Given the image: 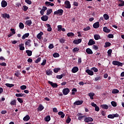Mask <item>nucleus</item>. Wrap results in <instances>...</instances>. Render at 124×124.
Segmentation results:
<instances>
[{"instance_id": "53", "label": "nucleus", "mask_w": 124, "mask_h": 124, "mask_svg": "<svg viewBox=\"0 0 124 124\" xmlns=\"http://www.w3.org/2000/svg\"><path fill=\"white\" fill-rule=\"evenodd\" d=\"M93 49L94 50H97L98 49V46L96 45H93Z\"/></svg>"}, {"instance_id": "58", "label": "nucleus", "mask_w": 124, "mask_h": 124, "mask_svg": "<svg viewBox=\"0 0 124 124\" xmlns=\"http://www.w3.org/2000/svg\"><path fill=\"white\" fill-rule=\"evenodd\" d=\"M108 38H114V35H113L112 34H109L108 35Z\"/></svg>"}, {"instance_id": "21", "label": "nucleus", "mask_w": 124, "mask_h": 124, "mask_svg": "<svg viewBox=\"0 0 124 124\" xmlns=\"http://www.w3.org/2000/svg\"><path fill=\"white\" fill-rule=\"evenodd\" d=\"M30 119H31L30 116L29 115H27L23 118V121H24V122H28V121H29Z\"/></svg>"}, {"instance_id": "56", "label": "nucleus", "mask_w": 124, "mask_h": 124, "mask_svg": "<svg viewBox=\"0 0 124 124\" xmlns=\"http://www.w3.org/2000/svg\"><path fill=\"white\" fill-rule=\"evenodd\" d=\"M98 80H101V77L99 76L95 78L94 81H98Z\"/></svg>"}, {"instance_id": "38", "label": "nucleus", "mask_w": 124, "mask_h": 124, "mask_svg": "<svg viewBox=\"0 0 124 124\" xmlns=\"http://www.w3.org/2000/svg\"><path fill=\"white\" fill-rule=\"evenodd\" d=\"M5 85L9 88H12V87H14V84H13L6 83Z\"/></svg>"}, {"instance_id": "55", "label": "nucleus", "mask_w": 124, "mask_h": 124, "mask_svg": "<svg viewBox=\"0 0 124 124\" xmlns=\"http://www.w3.org/2000/svg\"><path fill=\"white\" fill-rule=\"evenodd\" d=\"M62 77H63V75H58L56 76V78H57V79H62Z\"/></svg>"}, {"instance_id": "64", "label": "nucleus", "mask_w": 124, "mask_h": 124, "mask_svg": "<svg viewBox=\"0 0 124 124\" xmlns=\"http://www.w3.org/2000/svg\"><path fill=\"white\" fill-rule=\"evenodd\" d=\"M49 49H53L54 48V45L53 44H50L48 46Z\"/></svg>"}, {"instance_id": "9", "label": "nucleus", "mask_w": 124, "mask_h": 124, "mask_svg": "<svg viewBox=\"0 0 124 124\" xmlns=\"http://www.w3.org/2000/svg\"><path fill=\"white\" fill-rule=\"evenodd\" d=\"M48 82L53 88H57V87H58V84H57V83H53V82L50 81H48Z\"/></svg>"}, {"instance_id": "1", "label": "nucleus", "mask_w": 124, "mask_h": 124, "mask_svg": "<svg viewBox=\"0 0 124 124\" xmlns=\"http://www.w3.org/2000/svg\"><path fill=\"white\" fill-rule=\"evenodd\" d=\"M63 13V10L62 9H59L54 12V15H58V16H62Z\"/></svg>"}, {"instance_id": "33", "label": "nucleus", "mask_w": 124, "mask_h": 124, "mask_svg": "<svg viewBox=\"0 0 124 124\" xmlns=\"http://www.w3.org/2000/svg\"><path fill=\"white\" fill-rule=\"evenodd\" d=\"M24 95H25V94H23V93H16V97H23V96H24Z\"/></svg>"}, {"instance_id": "4", "label": "nucleus", "mask_w": 124, "mask_h": 124, "mask_svg": "<svg viewBox=\"0 0 124 124\" xmlns=\"http://www.w3.org/2000/svg\"><path fill=\"white\" fill-rule=\"evenodd\" d=\"M112 64L114 65H118V66H123V63L118 61H113Z\"/></svg>"}, {"instance_id": "17", "label": "nucleus", "mask_w": 124, "mask_h": 124, "mask_svg": "<svg viewBox=\"0 0 124 124\" xmlns=\"http://www.w3.org/2000/svg\"><path fill=\"white\" fill-rule=\"evenodd\" d=\"M86 52L89 55H92V54H93V50L91 49L90 48H88L86 49Z\"/></svg>"}, {"instance_id": "19", "label": "nucleus", "mask_w": 124, "mask_h": 124, "mask_svg": "<svg viewBox=\"0 0 124 124\" xmlns=\"http://www.w3.org/2000/svg\"><path fill=\"white\" fill-rule=\"evenodd\" d=\"M45 4L47 6H54V4L51 2H49V1H46L45 2Z\"/></svg>"}, {"instance_id": "34", "label": "nucleus", "mask_w": 124, "mask_h": 124, "mask_svg": "<svg viewBox=\"0 0 124 124\" xmlns=\"http://www.w3.org/2000/svg\"><path fill=\"white\" fill-rule=\"evenodd\" d=\"M61 70L60 68H55L53 70L54 73H58Z\"/></svg>"}, {"instance_id": "50", "label": "nucleus", "mask_w": 124, "mask_h": 124, "mask_svg": "<svg viewBox=\"0 0 124 124\" xmlns=\"http://www.w3.org/2000/svg\"><path fill=\"white\" fill-rule=\"evenodd\" d=\"M120 3L118 4L119 6H124V1H120Z\"/></svg>"}, {"instance_id": "31", "label": "nucleus", "mask_w": 124, "mask_h": 124, "mask_svg": "<svg viewBox=\"0 0 124 124\" xmlns=\"http://www.w3.org/2000/svg\"><path fill=\"white\" fill-rule=\"evenodd\" d=\"M26 24L27 26L30 27V26L32 24V22H31V20H28L26 21Z\"/></svg>"}, {"instance_id": "2", "label": "nucleus", "mask_w": 124, "mask_h": 124, "mask_svg": "<svg viewBox=\"0 0 124 124\" xmlns=\"http://www.w3.org/2000/svg\"><path fill=\"white\" fill-rule=\"evenodd\" d=\"M69 92H70L69 89L64 88L62 90V93L63 94H64V95H66L67 94H68V93H69Z\"/></svg>"}, {"instance_id": "41", "label": "nucleus", "mask_w": 124, "mask_h": 124, "mask_svg": "<svg viewBox=\"0 0 124 124\" xmlns=\"http://www.w3.org/2000/svg\"><path fill=\"white\" fill-rule=\"evenodd\" d=\"M54 58H59L60 57V54L58 53H55L53 54Z\"/></svg>"}, {"instance_id": "8", "label": "nucleus", "mask_w": 124, "mask_h": 124, "mask_svg": "<svg viewBox=\"0 0 124 124\" xmlns=\"http://www.w3.org/2000/svg\"><path fill=\"white\" fill-rule=\"evenodd\" d=\"M46 10H47V8L45 6H43L42 9L40 12V14L43 15Z\"/></svg>"}, {"instance_id": "7", "label": "nucleus", "mask_w": 124, "mask_h": 124, "mask_svg": "<svg viewBox=\"0 0 124 124\" xmlns=\"http://www.w3.org/2000/svg\"><path fill=\"white\" fill-rule=\"evenodd\" d=\"M94 44H95V42L92 39L89 40V41L88 43V45L89 46H92V45H93Z\"/></svg>"}, {"instance_id": "23", "label": "nucleus", "mask_w": 124, "mask_h": 124, "mask_svg": "<svg viewBox=\"0 0 124 124\" xmlns=\"http://www.w3.org/2000/svg\"><path fill=\"white\" fill-rule=\"evenodd\" d=\"M94 93H88L89 96L90 97V99H93V96H94Z\"/></svg>"}, {"instance_id": "57", "label": "nucleus", "mask_w": 124, "mask_h": 124, "mask_svg": "<svg viewBox=\"0 0 124 124\" xmlns=\"http://www.w3.org/2000/svg\"><path fill=\"white\" fill-rule=\"evenodd\" d=\"M112 114L113 116V119H114V118H119V117H120V115L117 113Z\"/></svg>"}, {"instance_id": "47", "label": "nucleus", "mask_w": 124, "mask_h": 124, "mask_svg": "<svg viewBox=\"0 0 124 124\" xmlns=\"http://www.w3.org/2000/svg\"><path fill=\"white\" fill-rule=\"evenodd\" d=\"M119 90L117 89H113L112 91V93H119Z\"/></svg>"}, {"instance_id": "37", "label": "nucleus", "mask_w": 124, "mask_h": 124, "mask_svg": "<svg viewBox=\"0 0 124 124\" xmlns=\"http://www.w3.org/2000/svg\"><path fill=\"white\" fill-rule=\"evenodd\" d=\"M43 109H44V107H43V106H42V105H40L39 107L38 108V111H42V110H43Z\"/></svg>"}, {"instance_id": "15", "label": "nucleus", "mask_w": 124, "mask_h": 124, "mask_svg": "<svg viewBox=\"0 0 124 124\" xmlns=\"http://www.w3.org/2000/svg\"><path fill=\"white\" fill-rule=\"evenodd\" d=\"M78 70H79V68H78V67H74L72 69V72L73 73H76V72H78Z\"/></svg>"}, {"instance_id": "22", "label": "nucleus", "mask_w": 124, "mask_h": 124, "mask_svg": "<svg viewBox=\"0 0 124 124\" xmlns=\"http://www.w3.org/2000/svg\"><path fill=\"white\" fill-rule=\"evenodd\" d=\"M19 50L20 51H24V50H25V46H24L23 44H20L19 45Z\"/></svg>"}, {"instance_id": "54", "label": "nucleus", "mask_w": 124, "mask_h": 124, "mask_svg": "<svg viewBox=\"0 0 124 124\" xmlns=\"http://www.w3.org/2000/svg\"><path fill=\"white\" fill-rule=\"evenodd\" d=\"M108 119H114V116L113 115V114H109L108 115Z\"/></svg>"}, {"instance_id": "24", "label": "nucleus", "mask_w": 124, "mask_h": 124, "mask_svg": "<svg viewBox=\"0 0 124 124\" xmlns=\"http://www.w3.org/2000/svg\"><path fill=\"white\" fill-rule=\"evenodd\" d=\"M94 38L95 40H98L99 39H101V38L99 34H95L94 35Z\"/></svg>"}, {"instance_id": "51", "label": "nucleus", "mask_w": 124, "mask_h": 124, "mask_svg": "<svg viewBox=\"0 0 124 124\" xmlns=\"http://www.w3.org/2000/svg\"><path fill=\"white\" fill-rule=\"evenodd\" d=\"M90 30H91V28L89 26H88L83 29V31H90Z\"/></svg>"}, {"instance_id": "29", "label": "nucleus", "mask_w": 124, "mask_h": 124, "mask_svg": "<svg viewBox=\"0 0 124 124\" xmlns=\"http://www.w3.org/2000/svg\"><path fill=\"white\" fill-rule=\"evenodd\" d=\"M58 115H59L60 116H61V118H64V116H65V115L62 111H59L58 112Z\"/></svg>"}, {"instance_id": "12", "label": "nucleus", "mask_w": 124, "mask_h": 124, "mask_svg": "<svg viewBox=\"0 0 124 124\" xmlns=\"http://www.w3.org/2000/svg\"><path fill=\"white\" fill-rule=\"evenodd\" d=\"M1 4L2 7H6V6H7V2L5 0H2L1 2Z\"/></svg>"}, {"instance_id": "59", "label": "nucleus", "mask_w": 124, "mask_h": 124, "mask_svg": "<svg viewBox=\"0 0 124 124\" xmlns=\"http://www.w3.org/2000/svg\"><path fill=\"white\" fill-rule=\"evenodd\" d=\"M17 100L19 103H23V100L21 98H17Z\"/></svg>"}, {"instance_id": "32", "label": "nucleus", "mask_w": 124, "mask_h": 124, "mask_svg": "<svg viewBox=\"0 0 124 124\" xmlns=\"http://www.w3.org/2000/svg\"><path fill=\"white\" fill-rule=\"evenodd\" d=\"M30 36V33H25L24 35H23L22 36V39H25L26 38H27V37H29V36Z\"/></svg>"}, {"instance_id": "18", "label": "nucleus", "mask_w": 124, "mask_h": 124, "mask_svg": "<svg viewBox=\"0 0 124 124\" xmlns=\"http://www.w3.org/2000/svg\"><path fill=\"white\" fill-rule=\"evenodd\" d=\"M74 105H81V104H83V101L81 100H79L78 101H76L74 103Z\"/></svg>"}, {"instance_id": "13", "label": "nucleus", "mask_w": 124, "mask_h": 124, "mask_svg": "<svg viewBox=\"0 0 124 124\" xmlns=\"http://www.w3.org/2000/svg\"><path fill=\"white\" fill-rule=\"evenodd\" d=\"M103 31H104V32L108 33L110 32V31H111V30L108 29V28H107V27H104L103 28Z\"/></svg>"}, {"instance_id": "63", "label": "nucleus", "mask_w": 124, "mask_h": 124, "mask_svg": "<svg viewBox=\"0 0 124 124\" xmlns=\"http://www.w3.org/2000/svg\"><path fill=\"white\" fill-rule=\"evenodd\" d=\"M25 1L26 3H28V4H31V1L30 0H25Z\"/></svg>"}, {"instance_id": "40", "label": "nucleus", "mask_w": 124, "mask_h": 124, "mask_svg": "<svg viewBox=\"0 0 124 124\" xmlns=\"http://www.w3.org/2000/svg\"><path fill=\"white\" fill-rule=\"evenodd\" d=\"M67 36H68V37H70L71 36H74V33H73V32H68L67 34Z\"/></svg>"}, {"instance_id": "10", "label": "nucleus", "mask_w": 124, "mask_h": 124, "mask_svg": "<svg viewBox=\"0 0 124 124\" xmlns=\"http://www.w3.org/2000/svg\"><path fill=\"white\" fill-rule=\"evenodd\" d=\"M48 19H49V17L47 16H43L41 17V20L42 21H44V22H46V21L48 20Z\"/></svg>"}, {"instance_id": "49", "label": "nucleus", "mask_w": 124, "mask_h": 124, "mask_svg": "<svg viewBox=\"0 0 124 124\" xmlns=\"http://www.w3.org/2000/svg\"><path fill=\"white\" fill-rule=\"evenodd\" d=\"M52 13V9H49L47 10L46 15H50Z\"/></svg>"}, {"instance_id": "25", "label": "nucleus", "mask_w": 124, "mask_h": 124, "mask_svg": "<svg viewBox=\"0 0 124 124\" xmlns=\"http://www.w3.org/2000/svg\"><path fill=\"white\" fill-rule=\"evenodd\" d=\"M1 17H2V18H7V19H9V18H10L9 15L7 14H2Z\"/></svg>"}, {"instance_id": "14", "label": "nucleus", "mask_w": 124, "mask_h": 124, "mask_svg": "<svg viewBox=\"0 0 124 124\" xmlns=\"http://www.w3.org/2000/svg\"><path fill=\"white\" fill-rule=\"evenodd\" d=\"M42 35H43V32L42 31H40V33H39L37 35V38H38V39H41Z\"/></svg>"}, {"instance_id": "61", "label": "nucleus", "mask_w": 124, "mask_h": 124, "mask_svg": "<svg viewBox=\"0 0 124 124\" xmlns=\"http://www.w3.org/2000/svg\"><path fill=\"white\" fill-rule=\"evenodd\" d=\"M46 59H44L42 63H41V65H45V64H46Z\"/></svg>"}, {"instance_id": "26", "label": "nucleus", "mask_w": 124, "mask_h": 124, "mask_svg": "<svg viewBox=\"0 0 124 124\" xmlns=\"http://www.w3.org/2000/svg\"><path fill=\"white\" fill-rule=\"evenodd\" d=\"M26 53H27V55L29 56V57H31V56L32 55V51H31V50H27L26 51Z\"/></svg>"}, {"instance_id": "62", "label": "nucleus", "mask_w": 124, "mask_h": 124, "mask_svg": "<svg viewBox=\"0 0 124 124\" xmlns=\"http://www.w3.org/2000/svg\"><path fill=\"white\" fill-rule=\"evenodd\" d=\"M108 56H111V54H112V49H109L108 51Z\"/></svg>"}, {"instance_id": "11", "label": "nucleus", "mask_w": 124, "mask_h": 124, "mask_svg": "<svg viewBox=\"0 0 124 124\" xmlns=\"http://www.w3.org/2000/svg\"><path fill=\"white\" fill-rule=\"evenodd\" d=\"M85 72L88 73V74L91 76H93V72L91 70L87 69L85 71Z\"/></svg>"}, {"instance_id": "48", "label": "nucleus", "mask_w": 124, "mask_h": 124, "mask_svg": "<svg viewBox=\"0 0 124 124\" xmlns=\"http://www.w3.org/2000/svg\"><path fill=\"white\" fill-rule=\"evenodd\" d=\"M79 51V48L75 47L73 49V52L74 53H76V52H78Z\"/></svg>"}, {"instance_id": "16", "label": "nucleus", "mask_w": 124, "mask_h": 124, "mask_svg": "<svg viewBox=\"0 0 124 124\" xmlns=\"http://www.w3.org/2000/svg\"><path fill=\"white\" fill-rule=\"evenodd\" d=\"M93 27L94 29H98V28H99V22H96L94 23L93 25Z\"/></svg>"}, {"instance_id": "46", "label": "nucleus", "mask_w": 124, "mask_h": 124, "mask_svg": "<svg viewBox=\"0 0 124 124\" xmlns=\"http://www.w3.org/2000/svg\"><path fill=\"white\" fill-rule=\"evenodd\" d=\"M11 105H16V100H14L10 102Z\"/></svg>"}, {"instance_id": "6", "label": "nucleus", "mask_w": 124, "mask_h": 124, "mask_svg": "<svg viewBox=\"0 0 124 124\" xmlns=\"http://www.w3.org/2000/svg\"><path fill=\"white\" fill-rule=\"evenodd\" d=\"M82 42V39H78V40H75L73 41L74 44H76L77 45L81 43Z\"/></svg>"}, {"instance_id": "43", "label": "nucleus", "mask_w": 124, "mask_h": 124, "mask_svg": "<svg viewBox=\"0 0 124 124\" xmlns=\"http://www.w3.org/2000/svg\"><path fill=\"white\" fill-rule=\"evenodd\" d=\"M91 70H92V71H94V72H97V71H98V69L95 67H93L91 68Z\"/></svg>"}, {"instance_id": "3", "label": "nucleus", "mask_w": 124, "mask_h": 124, "mask_svg": "<svg viewBox=\"0 0 124 124\" xmlns=\"http://www.w3.org/2000/svg\"><path fill=\"white\" fill-rule=\"evenodd\" d=\"M65 8H71V5H70V2L68 0H66L64 2Z\"/></svg>"}, {"instance_id": "20", "label": "nucleus", "mask_w": 124, "mask_h": 124, "mask_svg": "<svg viewBox=\"0 0 124 124\" xmlns=\"http://www.w3.org/2000/svg\"><path fill=\"white\" fill-rule=\"evenodd\" d=\"M46 28H47V31H52V27L51 25L49 24H46Z\"/></svg>"}, {"instance_id": "42", "label": "nucleus", "mask_w": 124, "mask_h": 124, "mask_svg": "<svg viewBox=\"0 0 124 124\" xmlns=\"http://www.w3.org/2000/svg\"><path fill=\"white\" fill-rule=\"evenodd\" d=\"M111 104L113 107H116V106H117V103H116L115 101H112L111 102Z\"/></svg>"}, {"instance_id": "27", "label": "nucleus", "mask_w": 124, "mask_h": 124, "mask_svg": "<svg viewBox=\"0 0 124 124\" xmlns=\"http://www.w3.org/2000/svg\"><path fill=\"white\" fill-rule=\"evenodd\" d=\"M31 40H28L25 42V45L28 46V47H31Z\"/></svg>"}, {"instance_id": "39", "label": "nucleus", "mask_w": 124, "mask_h": 124, "mask_svg": "<svg viewBox=\"0 0 124 124\" xmlns=\"http://www.w3.org/2000/svg\"><path fill=\"white\" fill-rule=\"evenodd\" d=\"M111 46V43L110 42H106L105 43V46H104V47H109Z\"/></svg>"}, {"instance_id": "28", "label": "nucleus", "mask_w": 124, "mask_h": 124, "mask_svg": "<svg viewBox=\"0 0 124 124\" xmlns=\"http://www.w3.org/2000/svg\"><path fill=\"white\" fill-rule=\"evenodd\" d=\"M101 108H103V109H107L109 108V107L108 106V105L106 104H103L101 105Z\"/></svg>"}, {"instance_id": "36", "label": "nucleus", "mask_w": 124, "mask_h": 124, "mask_svg": "<svg viewBox=\"0 0 124 124\" xmlns=\"http://www.w3.org/2000/svg\"><path fill=\"white\" fill-rule=\"evenodd\" d=\"M103 17L105 20H108V19H109V16L107 14H105L103 15Z\"/></svg>"}, {"instance_id": "30", "label": "nucleus", "mask_w": 124, "mask_h": 124, "mask_svg": "<svg viewBox=\"0 0 124 124\" xmlns=\"http://www.w3.org/2000/svg\"><path fill=\"white\" fill-rule=\"evenodd\" d=\"M45 121L46 122H50L51 121V117L49 115H47L45 118Z\"/></svg>"}, {"instance_id": "44", "label": "nucleus", "mask_w": 124, "mask_h": 124, "mask_svg": "<svg viewBox=\"0 0 124 124\" xmlns=\"http://www.w3.org/2000/svg\"><path fill=\"white\" fill-rule=\"evenodd\" d=\"M59 41L60 42V43H64V42H65V39H64V38H61L60 39Z\"/></svg>"}, {"instance_id": "60", "label": "nucleus", "mask_w": 124, "mask_h": 124, "mask_svg": "<svg viewBox=\"0 0 124 124\" xmlns=\"http://www.w3.org/2000/svg\"><path fill=\"white\" fill-rule=\"evenodd\" d=\"M23 7L24 11H27L29 9V7L27 6H23Z\"/></svg>"}, {"instance_id": "5", "label": "nucleus", "mask_w": 124, "mask_h": 124, "mask_svg": "<svg viewBox=\"0 0 124 124\" xmlns=\"http://www.w3.org/2000/svg\"><path fill=\"white\" fill-rule=\"evenodd\" d=\"M93 119L92 117H86L84 119V122L85 123H89L90 122H93Z\"/></svg>"}, {"instance_id": "35", "label": "nucleus", "mask_w": 124, "mask_h": 124, "mask_svg": "<svg viewBox=\"0 0 124 124\" xmlns=\"http://www.w3.org/2000/svg\"><path fill=\"white\" fill-rule=\"evenodd\" d=\"M19 29H21V30H23V29H24L25 26H24V24L23 23L20 22V23H19Z\"/></svg>"}, {"instance_id": "45", "label": "nucleus", "mask_w": 124, "mask_h": 124, "mask_svg": "<svg viewBox=\"0 0 124 124\" xmlns=\"http://www.w3.org/2000/svg\"><path fill=\"white\" fill-rule=\"evenodd\" d=\"M57 28L58 31H61L62 29V25H58L57 26Z\"/></svg>"}, {"instance_id": "52", "label": "nucleus", "mask_w": 124, "mask_h": 124, "mask_svg": "<svg viewBox=\"0 0 124 124\" xmlns=\"http://www.w3.org/2000/svg\"><path fill=\"white\" fill-rule=\"evenodd\" d=\"M20 89L22 90H26V89H27V86L26 85H22L20 86Z\"/></svg>"}]
</instances>
